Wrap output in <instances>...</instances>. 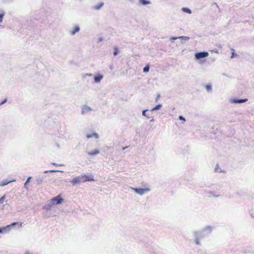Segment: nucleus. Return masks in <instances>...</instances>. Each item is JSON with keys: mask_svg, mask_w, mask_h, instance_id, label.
I'll return each mask as SVG.
<instances>
[{"mask_svg": "<svg viewBox=\"0 0 254 254\" xmlns=\"http://www.w3.org/2000/svg\"><path fill=\"white\" fill-rule=\"evenodd\" d=\"M63 201V199L60 195L51 199L50 204H48V207H45V208L49 209L52 205L60 204Z\"/></svg>", "mask_w": 254, "mask_h": 254, "instance_id": "1", "label": "nucleus"}, {"mask_svg": "<svg viewBox=\"0 0 254 254\" xmlns=\"http://www.w3.org/2000/svg\"><path fill=\"white\" fill-rule=\"evenodd\" d=\"M208 53L207 52L196 53L195 54V57L196 59H200L202 58L207 57L208 56Z\"/></svg>", "mask_w": 254, "mask_h": 254, "instance_id": "2", "label": "nucleus"}, {"mask_svg": "<svg viewBox=\"0 0 254 254\" xmlns=\"http://www.w3.org/2000/svg\"><path fill=\"white\" fill-rule=\"evenodd\" d=\"M82 180V182H85L87 181H94L93 177L91 175H82L80 176Z\"/></svg>", "mask_w": 254, "mask_h": 254, "instance_id": "3", "label": "nucleus"}, {"mask_svg": "<svg viewBox=\"0 0 254 254\" xmlns=\"http://www.w3.org/2000/svg\"><path fill=\"white\" fill-rule=\"evenodd\" d=\"M133 189L135 191V192H136L137 193H138L139 194H143V193H144L145 192H146L149 190V189H148L135 188Z\"/></svg>", "mask_w": 254, "mask_h": 254, "instance_id": "4", "label": "nucleus"}, {"mask_svg": "<svg viewBox=\"0 0 254 254\" xmlns=\"http://www.w3.org/2000/svg\"><path fill=\"white\" fill-rule=\"evenodd\" d=\"M80 182H82V180L80 176L78 178H75L72 180V183L73 185L79 183Z\"/></svg>", "mask_w": 254, "mask_h": 254, "instance_id": "5", "label": "nucleus"}, {"mask_svg": "<svg viewBox=\"0 0 254 254\" xmlns=\"http://www.w3.org/2000/svg\"><path fill=\"white\" fill-rule=\"evenodd\" d=\"M80 30V28L78 26H75L73 30L70 31V34L72 35H74L76 32H78Z\"/></svg>", "mask_w": 254, "mask_h": 254, "instance_id": "6", "label": "nucleus"}, {"mask_svg": "<svg viewBox=\"0 0 254 254\" xmlns=\"http://www.w3.org/2000/svg\"><path fill=\"white\" fill-rule=\"evenodd\" d=\"M86 137L87 138H89L93 137H94L95 138H98V135L96 133H91V134H88L86 135Z\"/></svg>", "mask_w": 254, "mask_h": 254, "instance_id": "7", "label": "nucleus"}, {"mask_svg": "<svg viewBox=\"0 0 254 254\" xmlns=\"http://www.w3.org/2000/svg\"><path fill=\"white\" fill-rule=\"evenodd\" d=\"M103 78V76L99 75L94 77V80L96 82H99Z\"/></svg>", "mask_w": 254, "mask_h": 254, "instance_id": "8", "label": "nucleus"}, {"mask_svg": "<svg viewBox=\"0 0 254 254\" xmlns=\"http://www.w3.org/2000/svg\"><path fill=\"white\" fill-rule=\"evenodd\" d=\"M99 153V151L97 149L93 151L89 152L88 154L89 155H94L98 154Z\"/></svg>", "mask_w": 254, "mask_h": 254, "instance_id": "9", "label": "nucleus"}, {"mask_svg": "<svg viewBox=\"0 0 254 254\" xmlns=\"http://www.w3.org/2000/svg\"><path fill=\"white\" fill-rule=\"evenodd\" d=\"M18 225L19 227H21L22 226V223L14 222V223H12V224H11L9 225H7L6 227L8 228V227H9L10 226H14V225Z\"/></svg>", "mask_w": 254, "mask_h": 254, "instance_id": "10", "label": "nucleus"}, {"mask_svg": "<svg viewBox=\"0 0 254 254\" xmlns=\"http://www.w3.org/2000/svg\"><path fill=\"white\" fill-rule=\"evenodd\" d=\"M247 100H248L247 99H241V100H235V103H241L245 102Z\"/></svg>", "mask_w": 254, "mask_h": 254, "instance_id": "11", "label": "nucleus"}, {"mask_svg": "<svg viewBox=\"0 0 254 254\" xmlns=\"http://www.w3.org/2000/svg\"><path fill=\"white\" fill-rule=\"evenodd\" d=\"M103 5V3L101 2V3H99V4L95 5L94 6V8L95 9L98 10V9H100Z\"/></svg>", "mask_w": 254, "mask_h": 254, "instance_id": "12", "label": "nucleus"}, {"mask_svg": "<svg viewBox=\"0 0 254 254\" xmlns=\"http://www.w3.org/2000/svg\"><path fill=\"white\" fill-rule=\"evenodd\" d=\"M140 2L143 5H146L147 4H149L150 2L148 1H147L146 0H139Z\"/></svg>", "mask_w": 254, "mask_h": 254, "instance_id": "13", "label": "nucleus"}, {"mask_svg": "<svg viewBox=\"0 0 254 254\" xmlns=\"http://www.w3.org/2000/svg\"><path fill=\"white\" fill-rule=\"evenodd\" d=\"M11 181H3L0 184V186H4L6 185H7L9 183H10Z\"/></svg>", "mask_w": 254, "mask_h": 254, "instance_id": "14", "label": "nucleus"}, {"mask_svg": "<svg viewBox=\"0 0 254 254\" xmlns=\"http://www.w3.org/2000/svg\"><path fill=\"white\" fill-rule=\"evenodd\" d=\"M182 9L184 11H185L190 14L191 13V10L188 8H183Z\"/></svg>", "mask_w": 254, "mask_h": 254, "instance_id": "15", "label": "nucleus"}, {"mask_svg": "<svg viewBox=\"0 0 254 254\" xmlns=\"http://www.w3.org/2000/svg\"><path fill=\"white\" fill-rule=\"evenodd\" d=\"M4 15V12L3 11H2L1 13H0V22H2Z\"/></svg>", "mask_w": 254, "mask_h": 254, "instance_id": "16", "label": "nucleus"}, {"mask_svg": "<svg viewBox=\"0 0 254 254\" xmlns=\"http://www.w3.org/2000/svg\"><path fill=\"white\" fill-rule=\"evenodd\" d=\"M205 88L208 91H210L211 90V85L210 84H207L205 86Z\"/></svg>", "mask_w": 254, "mask_h": 254, "instance_id": "17", "label": "nucleus"}, {"mask_svg": "<svg viewBox=\"0 0 254 254\" xmlns=\"http://www.w3.org/2000/svg\"><path fill=\"white\" fill-rule=\"evenodd\" d=\"M149 65H146L145 66L144 68H143V71L144 72H148L149 71Z\"/></svg>", "mask_w": 254, "mask_h": 254, "instance_id": "18", "label": "nucleus"}, {"mask_svg": "<svg viewBox=\"0 0 254 254\" xmlns=\"http://www.w3.org/2000/svg\"><path fill=\"white\" fill-rule=\"evenodd\" d=\"M4 199H5V195H3V196H2L0 198V204H2L3 203V202L4 201Z\"/></svg>", "mask_w": 254, "mask_h": 254, "instance_id": "19", "label": "nucleus"}, {"mask_svg": "<svg viewBox=\"0 0 254 254\" xmlns=\"http://www.w3.org/2000/svg\"><path fill=\"white\" fill-rule=\"evenodd\" d=\"M114 50H115V51L114 52V56H116L118 54V48H115L114 49Z\"/></svg>", "mask_w": 254, "mask_h": 254, "instance_id": "20", "label": "nucleus"}, {"mask_svg": "<svg viewBox=\"0 0 254 254\" xmlns=\"http://www.w3.org/2000/svg\"><path fill=\"white\" fill-rule=\"evenodd\" d=\"M161 105H158L155 107H154L153 110H158L161 107Z\"/></svg>", "mask_w": 254, "mask_h": 254, "instance_id": "21", "label": "nucleus"}, {"mask_svg": "<svg viewBox=\"0 0 254 254\" xmlns=\"http://www.w3.org/2000/svg\"><path fill=\"white\" fill-rule=\"evenodd\" d=\"M31 179V177H29L27 180H26V182L25 183L24 186L26 187V186L27 184L30 181V180Z\"/></svg>", "mask_w": 254, "mask_h": 254, "instance_id": "22", "label": "nucleus"}, {"mask_svg": "<svg viewBox=\"0 0 254 254\" xmlns=\"http://www.w3.org/2000/svg\"><path fill=\"white\" fill-rule=\"evenodd\" d=\"M179 118L180 120H182L184 122L186 121L185 119L183 116H180Z\"/></svg>", "mask_w": 254, "mask_h": 254, "instance_id": "23", "label": "nucleus"}, {"mask_svg": "<svg viewBox=\"0 0 254 254\" xmlns=\"http://www.w3.org/2000/svg\"><path fill=\"white\" fill-rule=\"evenodd\" d=\"M7 100L6 99H5L2 102H1V103H0V105H2L3 104L5 103L6 102Z\"/></svg>", "mask_w": 254, "mask_h": 254, "instance_id": "24", "label": "nucleus"}, {"mask_svg": "<svg viewBox=\"0 0 254 254\" xmlns=\"http://www.w3.org/2000/svg\"><path fill=\"white\" fill-rule=\"evenodd\" d=\"M195 242H196V244H197V245L199 244V241H198V240H196Z\"/></svg>", "mask_w": 254, "mask_h": 254, "instance_id": "25", "label": "nucleus"}, {"mask_svg": "<svg viewBox=\"0 0 254 254\" xmlns=\"http://www.w3.org/2000/svg\"><path fill=\"white\" fill-rule=\"evenodd\" d=\"M159 97H160V95H158L157 96V98H156V100H157L159 99Z\"/></svg>", "mask_w": 254, "mask_h": 254, "instance_id": "26", "label": "nucleus"}, {"mask_svg": "<svg viewBox=\"0 0 254 254\" xmlns=\"http://www.w3.org/2000/svg\"><path fill=\"white\" fill-rule=\"evenodd\" d=\"M2 231V229L0 228V233H1Z\"/></svg>", "mask_w": 254, "mask_h": 254, "instance_id": "27", "label": "nucleus"}, {"mask_svg": "<svg viewBox=\"0 0 254 254\" xmlns=\"http://www.w3.org/2000/svg\"><path fill=\"white\" fill-rule=\"evenodd\" d=\"M145 111H143L142 114H143V115H144V114H145Z\"/></svg>", "mask_w": 254, "mask_h": 254, "instance_id": "28", "label": "nucleus"}, {"mask_svg": "<svg viewBox=\"0 0 254 254\" xmlns=\"http://www.w3.org/2000/svg\"><path fill=\"white\" fill-rule=\"evenodd\" d=\"M26 254H31V253H30L28 252V253H27Z\"/></svg>", "mask_w": 254, "mask_h": 254, "instance_id": "29", "label": "nucleus"}]
</instances>
